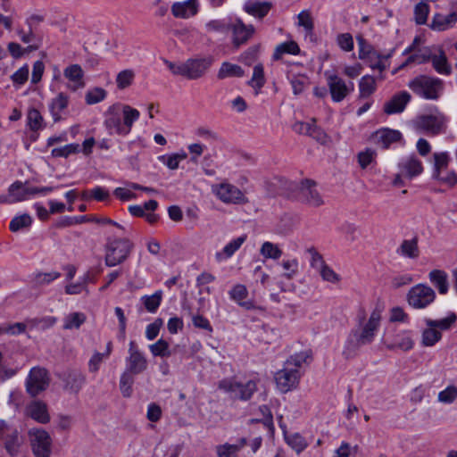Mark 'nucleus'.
<instances>
[{"label":"nucleus","mask_w":457,"mask_h":457,"mask_svg":"<svg viewBox=\"0 0 457 457\" xmlns=\"http://www.w3.org/2000/svg\"><path fill=\"white\" fill-rule=\"evenodd\" d=\"M129 356L126 358V371L134 375L143 373L147 369V360L135 341L129 345Z\"/></svg>","instance_id":"dca6fc26"},{"label":"nucleus","mask_w":457,"mask_h":457,"mask_svg":"<svg viewBox=\"0 0 457 457\" xmlns=\"http://www.w3.org/2000/svg\"><path fill=\"white\" fill-rule=\"evenodd\" d=\"M270 9V4L267 2L249 1L245 4V12L258 18L264 17L269 12Z\"/></svg>","instance_id":"58836bf2"},{"label":"nucleus","mask_w":457,"mask_h":457,"mask_svg":"<svg viewBox=\"0 0 457 457\" xmlns=\"http://www.w3.org/2000/svg\"><path fill=\"white\" fill-rule=\"evenodd\" d=\"M245 437H241L235 444L225 443L216 446L218 457H238L239 452L247 445Z\"/></svg>","instance_id":"a878e982"},{"label":"nucleus","mask_w":457,"mask_h":457,"mask_svg":"<svg viewBox=\"0 0 457 457\" xmlns=\"http://www.w3.org/2000/svg\"><path fill=\"white\" fill-rule=\"evenodd\" d=\"M28 413L33 420L39 423L45 424L50 420L46 404L40 401L31 403L28 407Z\"/></svg>","instance_id":"c756f323"},{"label":"nucleus","mask_w":457,"mask_h":457,"mask_svg":"<svg viewBox=\"0 0 457 457\" xmlns=\"http://www.w3.org/2000/svg\"><path fill=\"white\" fill-rule=\"evenodd\" d=\"M428 278L441 295H445L448 292V277L445 271L442 270H433L429 272Z\"/></svg>","instance_id":"72a5a7b5"},{"label":"nucleus","mask_w":457,"mask_h":457,"mask_svg":"<svg viewBox=\"0 0 457 457\" xmlns=\"http://www.w3.org/2000/svg\"><path fill=\"white\" fill-rule=\"evenodd\" d=\"M374 138L382 149H387L392 144L402 139V133L399 130L386 128L378 130L374 135Z\"/></svg>","instance_id":"b1692460"},{"label":"nucleus","mask_w":457,"mask_h":457,"mask_svg":"<svg viewBox=\"0 0 457 457\" xmlns=\"http://www.w3.org/2000/svg\"><path fill=\"white\" fill-rule=\"evenodd\" d=\"M300 53V47L296 42L290 40L278 45L273 53L274 60H280L284 54L297 55Z\"/></svg>","instance_id":"f704fd0d"},{"label":"nucleus","mask_w":457,"mask_h":457,"mask_svg":"<svg viewBox=\"0 0 457 457\" xmlns=\"http://www.w3.org/2000/svg\"><path fill=\"white\" fill-rule=\"evenodd\" d=\"M411 99V96L407 91H400L384 104L383 111L387 115L401 113Z\"/></svg>","instance_id":"a211bd4d"},{"label":"nucleus","mask_w":457,"mask_h":457,"mask_svg":"<svg viewBox=\"0 0 457 457\" xmlns=\"http://www.w3.org/2000/svg\"><path fill=\"white\" fill-rule=\"evenodd\" d=\"M132 243L128 239H115L107 245L105 265L114 267L122 263L129 255Z\"/></svg>","instance_id":"0eeeda50"},{"label":"nucleus","mask_w":457,"mask_h":457,"mask_svg":"<svg viewBox=\"0 0 457 457\" xmlns=\"http://www.w3.org/2000/svg\"><path fill=\"white\" fill-rule=\"evenodd\" d=\"M79 144H68L62 147L54 148L51 151V155L53 157H64L67 158L71 154H76L79 152Z\"/></svg>","instance_id":"052dcab7"},{"label":"nucleus","mask_w":457,"mask_h":457,"mask_svg":"<svg viewBox=\"0 0 457 457\" xmlns=\"http://www.w3.org/2000/svg\"><path fill=\"white\" fill-rule=\"evenodd\" d=\"M437 399L445 404H451L457 399V387L448 386L445 389L438 393Z\"/></svg>","instance_id":"e2e57ef3"},{"label":"nucleus","mask_w":457,"mask_h":457,"mask_svg":"<svg viewBox=\"0 0 457 457\" xmlns=\"http://www.w3.org/2000/svg\"><path fill=\"white\" fill-rule=\"evenodd\" d=\"M187 154L182 151L181 153L161 155L158 159L170 170L179 168V162L185 160Z\"/></svg>","instance_id":"a18cd8bd"},{"label":"nucleus","mask_w":457,"mask_h":457,"mask_svg":"<svg viewBox=\"0 0 457 457\" xmlns=\"http://www.w3.org/2000/svg\"><path fill=\"white\" fill-rule=\"evenodd\" d=\"M457 316L455 313L452 312L447 317L441 320H426V324L428 327L440 328L442 330L449 329L452 325L456 321Z\"/></svg>","instance_id":"49530a36"},{"label":"nucleus","mask_w":457,"mask_h":457,"mask_svg":"<svg viewBox=\"0 0 457 457\" xmlns=\"http://www.w3.org/2000/svg\"><path fill=\"white\" fill-rule=\"evenodd\" d=\"M293 129L296 133L312 137H316L317 134L320 133V129L315 125V120H312L311 122L297 121L293 125Z\"/></svg>","instance_id":"de8ad7c7"},{"label":"nucleus","mask_w":457,"mask_h":457,"mask_svg":"<svg viewBox=\"0 0 457 457\" xmlns=\"http://www.w3.org/2000/svg\"><path fill=\"white\" fill-rule=\"evenodd\" d=\"M407 303L414 309H425L436 299V292L426 284H417L407 293Z\"/></svg>","instance_id":"39448f33"},{"label":"nucleus","mask_w":457,"mask_h":457,"mask_svg":"<svg viewBox=\"0 0 457 457\" xmlns=\"http://www.w3.org/2000/svg\"><path fill=\"white\" fill-rule=\"evenodd\" d=\"M396 253L411 259L417 258L419 256L418 240L416 238L403 240Z\"/></svg>","instance_id":"ea45409f"},{"label":"nucleus","mask_w":457,"mask_h":457,"mask_svg":"<svg viewBox=\"0 0 457 457\" xmlns=\"http://www.w3.org/2000/svg\"><path fill=\"white\" fill-rule=\"evenodd\" d=\"M32 223V218L29 214H22L14 217L9 224V228L12 232H17L23 228H28Z\"/></svg>","instance_id":"bf43d9fd"},{"label":"nucleus","mask_w":457,"mask_h":457,"mask_svg":"<svg viewBox=\"0 0 457 457\" xmlns=\"http://www.w3.org/2000/svg\"><path fill=\"white\" fill-rule=\"evenodd\" d=\"M106 96V91L101 87H95L87 92L85 99L87 104H95L103 101Z\"/></svg>","instance_id":"0e129e2a"},{"label":"nucleus","mask_w":457,"mask_h":457,"mask_svg":"<svg viewBox=\"0 0 457 457\" xmlns=\"http://www.w3.org/2000/svg\"><path fill=\"white\" fill-rule=\"evenodd\" d=\"M62 379L64 390L78 394L86 383V376L79 370H71L63 373Z\"/></svg>","instance_id":"6ab92c4d"},{"label":"nucleus","mask_w":457,"mask_h":457,"mask_svg":"<svg viewBox=\"0 0 457 457\" xmlns=\"http://www.w3.org/2000/svg\"><path fill=\"white\" fill-rule=\"evenodd\" d=\"M68 104L69 97L63 93H59L57 96L51 101L49 109L55 122L61 120L62 113L67 108Z\"/></svg>","instance_id":"7c9ffc66"},{"label":"nucleus","mask_w":457,"mask_h":457,"mask_svg":"<svg viewBox=\"0 0 457 457\" xmlns=\"http://www.w3.org/2000/svg\"><path fill=\"white\" fill-rule=\"evenodd\" d=\"M245 75L244 70L237 64L224 62L217 74L218 79H224L226 78H241Z\"/></svg>","instance_id":"c9c22d12"},{"label":"nucleus","mask_w":457,"mask_h":457,"mask_svg":"<svg viewBox=\"0 0 457 457\" xmlns=\"http://www.w3.org/2000/svg\"><path fill=\"white\" fill-rule=\"evenodd\" d=\"M265 84V77H264V69L262 63H258L254 65L253 76L251 80L249 81V85L260 90Z\"/></svg>","instance_id":"864d4df0"},{"label":"nucleus","mask_w":457,"mask_h":457,"mask_svg":"<svg viewBox=\"0 0 457 457\" xmlns=\"http://www.w3.org/2000/svg\"><path fill=\"white\" fill-rule=\"evenodd\" d=\"M435 71L442 75H450L452 67L448 62L447 57L442 49H438L437 53H432L430 59Z\"/></svg>","instance_id":"c85d7f7f"},{"label":"nucleus","mask_w":457,"mask_h":457,"mask_svg":"<svg viewBox=\"0 0 457 457\" xmlns=\"http://www.w3.org/2000/svg\"><path fill=\"white\" fill-rule=\"evenodd\" d=\"M429 13V6L424 2L417 4L414 7V20L417 24L422 25L427 22Z\"/></svg>","instance_id":"680f3d73"},{"label":"nucleus","mask_w":457,"mask_h":457,"mask_svg":"<svg viewBox=\"0 0 457 457\" xmlns=\"http://www.w3.org/2000/svg\"><path fill=\"white\" fill-rule=\"evenodd\" d=\"M86 315L82 312L70 313L64 318L63 328H79L86 321Z\"/></svg>","instance_id":"3c124183"},{"label":"nucleus","mask_w":457,"mask_h":457,"mask_svg":"<svg viewBox=\"0 0 457 457\" xmlns=\"http://www.w3.org/2000/svg\"><path fill=\"white\" fill-rule=\"evenodd\" d=\"M360 96L362 98L370 96L376 90V81L371 76H363L359 82Z\"/></svg>","instance_id":"09e8293b"},{"label":"nucleus","mask_w":457,"mask_h":457,"mask_svg":"<svg viewBox=\"0 0 457 457\" xmlns=\"http://www.w3.org/2000/svg\"><path fill=\"white\" fill-rule=\"evenodd\" d=\"M434 179L437 180L443 185L453 187L457 184V174L454 170L447 169L444 171V173H441Z\"/></svg>","instance_id":"338daca9"},{"label":"nucleus","mask_w":457,"mask_h":457,"mask_svg":"<svg viewBox=\"0 0 457 457\" xmlns=\"http://www.w3.org/2000/svg\"><path fill=\"white\" fill-rule=\"evenodd\" d=\"M162 291L158 290L152 295H144L141 300L147 312L154 313L161 305Z\"/></svg>","instance_id":"79ce46f5"},{"label":"nucleus","mask_w":457,"mask_h":457,"mask_svg":"<svg viewBox=\"0 0 457 457\" xmlns=\"http://www.w3.org/2000/svg\"><path fill=\"white\" fill-rule=\"evenodd\" d=\"M212 56L190 58L184 62V77L187 79H197L205 75L213 63Z\"/></svg>","instance_id":"ddd939ff"},{"label":"nucleus","mask_w":457,"mask_h":457,"mask_svg":"<svg viewBox=\"0 0 457 457\" xmlns=\"http://www.w3.org/2000/svg\"><path fill=\"white\" fill-rule=\"evenodd\" d=\"M230 298L237 302L241 307L246 310H252L254 308V304L252 301H244L247 295L248 291L245 286L237 284L229 292Z\"/></svg>","instance_id":"2f4dec72"},{"label":"nucleus","mask_w":457,"mask_h":457,"mask_svg":"<svg viewBox=\"0 0 457 457\" xmlns=\"http://www.w3.org/2000/svg\"><path fill=\"white\" fill-rule=\"evenodd\" d=\"M232 23L227 20H212L206 23L208 32L225 34L231 29Z\"/></svg>","instance_id":"c03bdc74"},{"label":"nucleus","mask_w":457,"mask_h":457,"mask_svg":"<svg viewBox=\"0 0 457 457\" xmlns=\"http://www.w3.org/2000/svg\"><path fill=\"white\" fill-rule=\"evenodd\" d=\"M297 199L312 207H319L324 204L323 198L317 189L316 183L310 179L301 181L297 188Z\"/></svg>","instance_id":"f8f14e48"},{"label":"nucleus","mask_w":457,"mask_h":457,"mask_svg":"<svg viewBox=\"0 0 457 457\" xmlns=\"http://www.w3.org/2000/svg\"><path fill=\"white\" fill-rule=\"evenodd\" d=\"M246 235H241L227 243L222 249L215 253V261L222 263L230 259L246 241Z\"/></svg>","instance_id":"aec40b11"},{"label":"nucleus","mask_w":457,"mask_h":457,"mask_svg":"<svg viewBox=\"0 0 457 457\" xmlns=\"http://www.w3.org/2000/svg\"><path fill=\"white\" fill-rule=\"evenodd\" d=\"M150 352L154 356L170 357L171 353L169 349V344L162 338L149 345Z\"/></svg>","instance_id":"6e6d98bb"},{"label":"nucleus","mask_w":457,"mask_h":457,"mask_svg":"<svg viewBox=\"0 0 457 457\" xmlns=\"http://www.w3.org/2000/svg\"><path fill=\"white\" fill-rule=\"evenodd\" d=\"M218 387L228 394L231 398L243 401L250 399L257 389L254 380L243 382L237 378H228L220 380Z\"/></svg>","instance_id":"20e7f679"},{"label":"nucleus","mask_w":457,"mask_h":457,"mask_svg":"<svg viewBox=\"0 0 457 457\" xmlns=\"http://www.w3.org/2000/svg\"><path fill=\"white\" fill-rule=\"evenodd\" d=\"M446 122V116L436 108L432 114L418 116L414 120V126L417 129L437 135L445 129Z\"/></svg>","instance_id":"423d86ee"},{"label":"nucleus","mask_w":457,"mask_h":457,"mask_svg":"<svg viewBox=\"0 0 457 457\" xmlns=\"http://www.w3.org/2000/svg\"><path fill=\"white\" fill-rule=\"evenodd\" d=\"M64 77L69 80L68 88L76 91L85 87L84 71L79 64H71L63 71Z\"/></svg>","instance_id":"4be33fe9"},{"label":"nucleus","mask_w":457,"mask_h":457,"mask_svg":"<svg viewBox=\"0 0 457 457\" xmlns=\"http://www.w3.org/2000/svg\"><path fill=\"white\" fill-rule=\"evenodd\" d=\"M364 345L359 338L351 331L349 334L343 350V355L346 359L353 358L357 355L359 349Z\"/></svg>","instance_id":"4c0bfd02"},{"label":"nucleus","mask_w":457,"mask_h":457,"mask_svg":"<svg viewBox=\"0 0 457 457\" xmlns=\"http://www.w3.org/2000/svg\"><path fill=\"white\" fill-rule=\"evenodd\" d=\"M432 50L428 47L420 48L415 51L412 54L409 55L406 61L400 66V68H404L410 63H417L421 64L427 62H429L432 57Z\"/></svg>","instance_id":"e433bc0d"},{"label":"nucleus","mask_w":457,"mask_h":457,"mask_svg":"<svg viewBox=\"0 0 457 457\" xmlns=\"http://www.w3.org/2000/svg\"><path fill=\"white\" fill-rule=\"evenodd\" d=\"M410 89L417 96L427 100H436L439 98L444 84L438 78L420 75L408 83Z\"/></svg>","instance_id":"7ed1b4c3"},{"label":"nucleus","mask_w":457,"mask_h":457,"mask_svg":"<svg viewBox=\"0 0 457 457\" xmlns=\"http://www.w3.org/2000/svg\"><path fill=\"white\" fill-rule=\"evenodd\" d=\"M198 12L197 0L176 2L171 6V12L176 18L188 19Z\"/></svg>","instance_id":"5701e85b"},{"label":"nucleus","mask_w":457,"mask_h":457,"mask_svg":"<svg viewBox=\"0 0 457 457\" xmlns=\"http://www.w3.org/2000/svg\"><path fill=\"white\" fill-rule=\"evenodd\" d=\"M280 265L284 270L281 276L286 279H292L298 273L299 263L295 258L283 260Z\"/></svg>","instance_id":"603ef678"},{"label":"nucleus","mask_w":457,"mask_h":457,"mask_svg":"<svg viewBox=\"0 0 457 457\" xmlns=\"http://www.w3.org/2000/svg\"><path fill=\"white\" fill-rule=\"evenodd\" d=\"M398 169L409 179L420 176L424 170L422 162L414 154L403 157L398 162Z\"/></svg>","instance_id":"f3484780"},{"label":"nucleus","mask_w":457,"mask_h":457,"mask_svg":"<svg viewBox=\"0 0 457 457\" xmlns=\"http://www.w3.org/2000/svg\"><path fill=\"white\" fill-rule=\"evenodd\" d=\"M414 346L411 331L406 330L398 333L394 341L386 345L389 350L401 349L403 351H409Z\"/></svg>","instance_id":"cd10ccee"},{"label":"nucleus","mask_w":457,"mask_h":457,"mask_svg":"<svg viewBox=\"0 0 457 457\" xmlns=\"http://www.w3.org/2000/svg\"><path fill=\"white\" fill-rule=\"evenodd\" d=\"M139 112L129 105H112L105 114L104 126L109 134L127 136L131 131L133 123L139 119Z\"/></svg>","instance_id":"f03ea898"},{"label":"nucleus","mask_w":457,"mask_h":457,"mask_svg":"<svg viewBox=\"0 0 457 457\" xmlns=\"http://www.w3.org/2000/svg\"><path fill=\"white\" fill-rule=\"evenodd\" d=\"M22 440L18 430L4 420H0V445H3L7 453L14 456L18 453Z\"/></svg>","instance_id":"9b49d317"},{"label":"nucleus","mask_w":457,"mask_h":457,"mask_svg":"<svg viewBox=\"0 0 457 457\" xmlns=\"http://www.w3.org/2000/svg\"><path fill=\"white\" fill-rule=\"evenodd\" d=\"M391 56V54L386 55L380 54L376 50L374 51V55L366 56L365 61L369 66L373 70H378L380 71H384L386 68L385 62Z\"/></svg>","instance_id":"37998d69"},{"label":"nucleus","mask_w":457,"mask_h":457,"mask_svg":"<svg viewBox=\"0 0 457 457\" xmlns=\"http://www.w3.org/2000/svg\"><path fill=\"white\" fill-rule=\"evenodd\" d=\"M9 193H11L12 196H14V200L17 202H22L28 199H30L35 195V187L28 186V183L21 181L13 182L8 188Z\"/></svg>","instance_id":"393cba45"},{"label":"nucleus","mask_w":457,"mask_h":457,"mask_svg":"<svg viewBox=\"0 0 457 457\" xmlns=\"http://www.w3.org/2000/svg\"><path fill=\"white\" fill-rule=\"evenodd\" d=\"M434 163L432 169V179L438 177L448 169L451 162V156L447 152L435 153L433 154Z\"/></svg>","instance_id":"473e14b6"},{"label":"nucleus","mask_w":457,"mask_h":457,"mask_svg":"<svg viewBox=\"0 0 457 457\" xmlns=\"http://www.w3.org/2000/svg\"><path fill=\"white\" fill-rule=\"evenodd\" d=\"M29 78V67L27 65L20 68L11 77L13 85L19 88L25 84Z\"/></svg>","instance_id":"774afa93"},{"label":"nucleus","mask_w":457,"mask_h":457,"mask_svg":"<svg viewBox=\"0 0 457 457\" xmlns=\"http://www.w3.org/2000/svg\"><path fill=\"white\" fill-rule=\"evenodd\" d=\"M27 121L29 129L37 131L44 128V119L38 110L32 108L28 112Z\"/></svg>","instance_id":"8fccbe9b"},{"label":"nucleus","mask_w":457,"mask_h":457,"mask_svg":"<svg viewBox=\"0 0 457 457\" xmlns=\"http://www.w3.org/2000/svg\"><path fill=\"white\" fill-rule=\"evenodd\" d=\"M328 87L331 98L336 103L342 102L348 95L354 90V84L352 81L345 82L336 74L325 73Z\"/></svg>","instance_id":"9d476101"},{"label":"nucleus","mask_w":457,"mask_h":457,"mask_svg":"<svg viewBox=\"0 0 457 457\" xmlns=\"http://www.w3.org/2000/svg\"><path fill=\"white\" fill-rule=\"evenodd\" d=\"M32 452L36 457H50L52 438L48 432L41 428H32L29 432Z\"/></svg>","instance_id":"1a4fd4ad"},{"label":"nucleus","mask_w":457,"mask_h":457,"mask_svg":"<svg viewBox=\"0 0 457 457\" xmlns=\"http://www.w3.org/2000/svg\"><path fill=\"white\" fill-rule=\"evenodd\" d=\"M260 253L265 259L278 260L281 257L283 252L278 245L270 241H266L262 245L260 248Z\"/></svg>","instance_id":"a19ab883"},{"label":"nucleus","mask_w":457,"mask_h":457,"mask_svg":"<svg viewBox=\"0 0 457 457\" xmlns=\"http://www.w3.org/2000/svg\"><path fill=\"white\" fill-rule=\"evenodd\" d=\"M231 30L233 32V45L236 47L246 43L254 33L253 26L245 25L241 20H237L232 23Z\"/></svg>","instance_id":"412c9836"},{"label":"nucleus","mask_w":457,"mask_h":457,"mask_svg":"<svg viewBox=\"0 0 457 457\" xmlns=\"http://www.w3.org/2000/svg\"><path fill=\"white\" fill-rule=\"evenodd\" d=\"M49 384L47 371L44 368L34 367L26 379V389L31 396H36L46 390Z\"/></svg>","instance_id":"4468645a"},{"label":"nucleus","mask_w":457,"mask_h":457,"mask_svg":"<svg viewBox=\"0 0 457 457\" xmlns=\"http://www.w3.org/2000/svg\"><path fill=\"white\" fill-rule=\"evenodd\" d=\"M311 359V353L303 351L291 355L285 361L283 368L274 376L277 387L281 393H287L298 386L303 375L301 370L304 364L310 362Z\"/></svg>","instance_id":"f257e3e1"},{"label":"nucleus","mask_w":457,"mask_h":457,"mask_svg":"<svg viewBox=\"0 0 457 457\" xmlns=\"http://www.w3.org/2000/svg\"><path fill=\"white\" fill-rule=\"evenodd\" d=\"M133 375L126 370L120 375V390L124 397H130L132 395Z\"/></svg>","instance_id":"5fc2aeb1"},{"label":"nucleus","mask_w":457,"mask_h":457,"mask_svg":"<svg viewBox=\"0 0 457 457\" xmlns=\"http://www.w3.org/2000/svg\"><path fill=\"white\" fill-rule=\"evenodd\" d=\"M286 441L296 453H302L307 446L306 440L298 433L286 436Z\"/></svg>","instance_id":"4d7b16f0"},{"label":"nucleus","mask_w":457,"mask_h":457,"mask_svg":"<svg viewBox=\"0 0 457 457\" xmlns=\"http://www.w3.org/2000/svg\"><path fill=\"white\" fill-rule=\"evenodd\" d=\"M457 21V15L455 12L449 13L448 15H443L441 13H436L432 19L430 28L436 31H445L452 27Z\"/></svg>","instance_id":"bb28decb"},{"label":"nucleus","mask_w":457,"mask_h":457,"mask_svg":"<svg viewBox=\"0 0 457 457\" xmlns=\"http://www.w3.org/2000/svg\"><path fill=\"white\" fill-rule=\"evenodd\" d=\"M441 337V332L437 331L435 328L428 327L422 333L421 343L424 346H433Z\"/></svg>","instance_id":"13d9d810"},{"label":"nucleus","mask_w":457,"mask_h":457,"mask_svg":"<svg viewBox=\"0 0 457 457\" xmlns=\"http://www.w3.org/2000/svg\"><path fill=\"white\" fill-rule=\"evenodd\" d=\"M212 193L227 204H243L248 202L245 194L237 187L228 182L213 185Z\"/></svg>","instance_id":"6e6552de"},{"label":"nucleus","mask_w":457,"mask_h":457,"mask_svg":"<svg viewBox=\"0 0 457 457\" xmlns=\"http://www.w3.org/2000/svg\"><path fill=\"white\" fill-rule=\"evenodd\" d=\"M381 311L376 308L370 314L368 321L361 329H353L352 332L359 338L364 345L370 344L375 337L376 332L380 325Z\"/></svg>","instance_id":"2eb2a0df"},{"label":"nucleus","mask_w":457,"mask_h":457,"mask_svg":"<svg viewBox=\"0 0 457 457\" xmlns=\"http://www.w3.org/2000/svg\"><path fill=\"white\" fill-rule=\"evenodd\" d=\"M135 74L131 70H124L117 75L116 83L120 89H124L131 85Z\"/></svg>","instance_id":"69168bd1"}]
</instances>
